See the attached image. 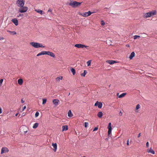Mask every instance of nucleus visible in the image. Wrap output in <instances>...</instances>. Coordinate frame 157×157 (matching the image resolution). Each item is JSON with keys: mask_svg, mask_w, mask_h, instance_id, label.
<instances>
[{"mask_svg": "<svg viewBox=\"0 0 157 157\" xmlns=\"http://www.w3.org/2000/svg\"><path fill=\"white\" fill-rule=\"evenodd\" d=\"M3 81V79H0V85H1V84H2Z\"/></svg>", "mask_w": 157, "mask_h": 157, "instance_id": "38", "label": "nucleus"}, {"mask_svg": "<svg viewBox=\"0 0 157 157\" xmlns=\"http://www.w3.org/2000/svg\"><path fill=\"white\" fill-rule=\"evenodd\" d=\"M88 125V123L87 122L85 123V126L86 128L87 127Z\"/></svg>", "mask_w": 157, "mask_h": 157, "instance_id": "37", "label": "nucleus"}, {"mask_svg": "<svg viewBox=\"0 0 157 157\" xmlns=\"http://www.w3.org/2000/svg\"><path fill=\"white\" fill-rule=\"evenodd\" d=\"M93 12H91L90 11H89L87 12H85L83 13H79V14L82 16L84 17H87L90 16Z\"/></svg>", "mask_w": 157, "mask_h": 157, "instance_id": "5", "label": "nucleus"}, {"mask_svg": "<svg viewBox=\"0 0 157 157\" xmlns=\"http://www.w3.org/2000/svg\"><path fill=\"white\" fill-rule=\"evenodd\" d=\"M112 129H108V135H109L111 133Z\"/></svg>", "mask_w": 157, "mask_h": 157, "instance_id": "35", "label": "nucleus"}, {"mask_svg": "<svg viewBox=\"0 0 157 157\" xmlns=\"http://www.w3.org/2000/svg\"><path fill=\"white\" fill-rule=\"evenodd\" d=\"M69 5L73 8H75L78 6V2L74 1H71L69 3Z\"/></svg>", "mask_w": 157, "mask_h": 157, "instance_id": "2", "label": "nucleus"}, {"mask_svg": "<svg viewBox=\"0 0 157 157\" xmlns=\"http://www.w3.org/2000/svg\"><path fill=\"white\" fill-rule=\"evenodd\" d=\"M52 10L50 9V8H49L48 9V12H50L51 13H52Z\"/></svg>", "mask_w": 157, "mask_h": 157, "instance_id": "42", "label": "nucleus"}, {"mask_svg": "<svg viewBox=\"0 0 157 157\" xmlns=\"http://www.w3.org/2000/svg\"><path fill=\"white\" fill-rule=\"evenodd\" d=\"M18 114V113H16V114H15V116H17Z\"/></svg>", "mask_w": 157, "mask_h": 157, "instance_id": "53", "label": "nucleus"}, {"mask_svg": "<svg viewBox=\"0 0 157 157\" xmlns=\"http://www.w3.org/2000/svg\"><path fill=\"white\" fill-rule=\"evenodd\" d=\"M7 32L9 33L12 34L13 35H15L16 34V32L15 31H11L10 30H7Z\"/></svg>", "mask_w": 157, "mask_h": 157, "instance_id": "26", "label": "nucleus"}, {"mask_svg": "<svg viewBox=\"0 0 157 157\" xmlns=\"http://www.w3.org/2000/svg\"><path fill=\"white\" fill-rule=\"evenodd\" d=\"M26 106H25L23 107V109H22V111H23L25 109H26Z\"/></svg>", "mask_w": 157, "mask_h": 157, "instance_id": "47", "label": "nucleus"}, {"mask_svg": "<svg viewBox=\"0 0 157 157\" xmlns=\"http://www.w3.org/2000/svg\"><path fill=\"white\" fill-rule=\"evenodd\" d=\"M126 46L129 47V45H127Z\"/></svg>", "mask_w": 157, "mask_h": 157, "instance_id": "54", "label": "nucleus"}, {"mask_svg": "<svg viewBox=\"0 0 157 157\" xmlns=\"http://www.w3.org/2000/svg\"><path fill=\"white\" fill-rule=\"evenodd\" d=\"M21 102L22 103H23L25 102V101L23 100V98H22L21 100Z\"/></svg>", "mask_w": 157, "mask_h": 157, "instance_id": "46", "label": "nucleus"}, {"mask_svg": "<svg viewBox=\"0 0 157 157\" xmlns=\"http://www.w3.org/2000/svg\"><path fill=\"white\" fill-rule=\"evenodd\" d=\"M86 157L85 156H83V157Z\"/></svg>", "mask_w": 157, "mask_h": 157, "instance_id": "57", "label": "nucleus"}, {"mask_svg": "<svg viewBox=\"0 0 157 157\" xmlns=\"http://www.w3.org/2000/svg\"><path fill=\"white\" fill-rule=\"evenodd\" d=\"M101 24L102 25H105V23L104 21H101Z\"/></svg>", "mask_w": 157, "mask_h": 157, "instance_id": "36", "label": "nucleus"}, {"mask_svg": "<svg viewBox=\"0 0 157 157\" xmlns=\"http://www.w3.org/2000/svg\"><path fill=\"white\" fill-rule=\"evenodd\" d=\"M9 151V150L6 147H2L1 149V154L8 152Z\"/></svg>", "mask_w": 157, "mask_h": 157, "instance_id": "6", "label": "nucleus"}, {"mask_svg": "<svg viewBox=\"0 0 157 157\" xmlns=\"http://www.w3.org/2000/svg\"><path fill=\"white\" fill-rule=\"evenodd\" d=\"M102 105V103L100 102H99L98 101L94 104V106H98L99 108H101Z\"/></svg>", "mask_w": 157, "mask_h": 157, "instance_id": "8", "label": "nucleus"}, {"mask_svg": "<svg viewBox=\"0 0 157 157\" xmlns=\"http://www.w3.org/2000/svg\"><path fill=\"white\" fill-rule=\"evenodd\" d=\"M68 126L67 125L62 126V131H66L68 130Z\"/></svg>", "mask_w": 157, "mask_h": 157, "instance_id": "18", "label": "nucleus"}, {"mask_svg": "<svg viewBox=\"0 0 157 157\" xmlns=\"http://www.w3.org/2000/svg\"><path fill=\"white\" fill-rule=\"evenodd\" d=\"M2 113V109L1 108V107H0V114L1 113Z\"/></svg>", "mask_w": 157, "mask_h": 157, "instance_id": "48", "label": "nucleus"}, {"mask_svg": "<svg viewBox=\"0 0 157 157\" xmlns=\"http://www.w3.org/2000/svg\"><path fill=\"white\" fill-rule=\"evenodd\" d=\"M140 134H141V133H139V134H138V136H137V137H138V138H139V137L140 136H141V135H140Z\"/></svg>", "mask_w": 157, "mask_h": 157, "instance_id": "51", "label": "nucleus"}, {"mask_svg": "<svg viewBox=\"0 0 157 157\" xmlns=\"http://www.w3.org/2000/svg\"><path fill=\"white\" fill-rule=\"evenodd\" d=\"M40 47L44 48L45 47L43 45L41 44H40Z\"/></svg>", "mask_w": 157, "mask_h": 157, "instance_id": "41", "label": "nucleus"}, {"mask_svg": "<svg viewBox=\"0 0 157 157\" xmlns=\"http://www.w3.org/2000/svg\"><path fill=\"white\" fill-rule=\"evenodd\" d=\"M147 151L148 153H150L152 154H155V152L152 149V147L150 148V149H147Z\"/></svg>", "mask_w": 157, "mask_h": 157, "instance_id": "11", "label": "nucleus"}, {"mask_svg": "<svg viewBox=\"0 0 157 157\" xmlns=\"http://www.w3.org/2000/svg\"><path fill=\"white\" fill-rule=\"evenodd\" d=\"M30 44L32 46L36 48H40V43L34 42H31L30 43Z\"/></svg>", "mask_w": 157, "mask_h": 157, "instance_id": "4", "label": "nucleus"}, {"mask_svg": "<svg viewBox=\"0 0 157 157\" xmlns=\"http://www.w3.org/2000/svg\"><path fill=\"white\" fill-rule=\"evenodd\" d=\"M91 62V60H89L87 62V66H89L90 65V64Z\"/></svg>", "mask_w": 157, "mask_h": 157, "instance_id": "30", "label": "nucleus"}, {"mask_svg": "<svg viewBox=\"0 0 157 157\" xmlns=\"http://www.w3.org/2000/svg\"><path fill=\"white\" fill-rule=\"evenodd\" d=\"M12 22L14 25L17 26L18 25V20L16 18H14L11 20Z\"/></svg>", "mask_w": 157, "mask_h": 157, "instance_id": "10", "label": "nucleus"}, {"mask_svg": "<svg viewBox=\"0 0 157 157\" xmlns=\"http://www.w3.org/2000/svg\"><path fill=\"white\" fill-rule=\"evenodd\" d=\"M42 100H43L42 104L44 105L46 103L47 101V99L46 98H44Z\"/></svg>", "mask_w": 157, "mask_h": 157, "instance_id": "28", "label": "nucleus"}, {"mask_svg": "<svg viewBox=\"0 0 157 157\" xmlns=\"http://www.w3.org/2000/svg\"><path fill=\"white\" fill-rule=\"evenodd\" d=\"M86 73H87V71L86 70H84V71L83 73L81 74V75L82 76H83V77H85V76L86 75Z\"/></svg>", "mask_w": 157, "mask_h": 157, "instance_id": "29", "label": "nucleus"}, {"mask_svg": "<svg viewBox=\"0 0 157 157\" xmlns=\"http://www.w3.org/2000/svg\"><path fill=\"white\" fill-rule=\"evenodd\" d=\"M46 55V51H42L41 52L37 54L36 55L37 56H39L41 55Z\"/></svg>", "mask_w": 157, "mask_h": 157, "instance_id": "13", "label": "nucleus"}, {"mask_svg": "<svg viewBox=\"0 0 157 157\" xmlns=\"http://www.w3.org/2000/svg\"><path fill=\"white\" fill-rule=\"evenodd\" d=\"M23 1H24V0H17V2H19Z\"/></svg>", "mask_w": 157, "mask_h": 157, "instance_id": "49", "label": "nucleus"}, {"mask_svg": "<svg viewBox=\"0 0 157 157\" xmlns=\"http://www.w3.org/2000/svg\"><path fill=\"white\" fill-rule=\"evenodd\" d=\"M82 2H79V6L82 3Z\"/></svg>", "mask_w": 157, "mask_h": 157, "instance_id": "55", "label": "nucleus"}, {"mask_svg": "<svg viewBox=\"0 0 157 157\" xmlns=\"http://www.w3.org/2000/svg\"><path fill=\"white\" fill-rule=\"evenodd\" d=\"M25 4V1H23L21 2H16V4L17 5V6L19 7V6H23Z\"/></svg>", "mask_w": 157, "mask_h": 157, "instance_id": "7", "label": "nucleus"}, {"mask_svg": "<svg viewBox=\"0 0 157 157\" xmlns=\"http://www.w3.org/2000/svg\"><path fill=\"white\" fill-rule=\"evenodd\" d=\"M39 115V113L37 111L35 114V116L36 117H37Z\"/></svg>", "mask_w": 157, "mask_h": 157, "instance_id": "34", "label": "nucleus"}, {"mask_svg": "<svg viewBox=\"0 0 157 157\" xmlns=\"http://www.w3.org/2000/svg\"><path fill=\"white\" fill-rule=\"evenodd\" d=\"M4 39V38L2 37H0V40H3Z\"/></svg>", "mask_w": 157, "mask_h": 157, "instance_id": "50", "label": "nucleus"}, {"mask_svg": "<svg viewBox=\"0 0 157 157\" xmlns=\"http://www.w3.org/2000/svg\"><path fill=\"white\" fill-rule=\"evenodd\" d=\"M62 78H63V77L61 76L60 77H57L56 78V79L57 80H59V79L61 80V79H62Z\"/></svg>", "mask_w": 157, "mask_h": 157, "instance_id": "33", "label": "nucleus"}, {"mask_svg": "<svg viewBox=\"0 0 157 157\" xmlns=\"http://www.w3.org/2000/svg\"><path fill=\"white\" fill-rule=\"evenodd\" d=\"M21 14H20L19 15V16H18V17H19L20 16H21Z\"/></svg>", "mask_w": 157, "mask_h": 157, "instance_id": "56", "label": "nucleus"}, {"mask_svg": "<svg viewBox=\"0 0 157 157\" xmlns=\"http://www.w3.org/2000/svg\"><path fill=\"white\" fill-rule=\"evenodd\" d=\"M35 10L38 13H40L41 15H42L43 13H43V11L40 9H36Z\"/></svg>", "mask_w": 157, "mask_h": 157, "instance_id": "17", "label": "nucleus"}, {"mask_svg": "<svg viewBox=\"0 0 157 157\" xmlns=\"http://www.w3.org/2000/svg\"><path fill=\"white\" fill-rule=\"evenodd\" d=\"M156 14V12L155 10L150 11L145 13L144 14L143 17L145 18L153 16L155 15Z\"/></svg>", "mask_w": 157, "mask_h": 157, "instance_id": "1", "label": "nucleus"}, {"mask_svg": "<svg viewBox=\"0 0 157 157\" xmlns=\"http://www.w3.org/2000/svg\"><path fill=\"white\" fill-rule=\"evenodd\" d=\"M140 37V36L135 35L134 36L133 39L134 40H136L137 39V38H139Z\"/></svg>", "mask_w": 157, "mask_h": 157, "instance_id": "31", "label": "nucleus"}, {"mask_svg": "<svg viewBox=\"0 0 157 157\" xmlns=\"http://www.w3.org/2000/svg\"><path fill=\"white\" fill-rule=\"evenodd\" d=\"M129 139H128L127 140V144L128 146L129 145Z\"/></svg>", "mask_w": 157, "mask_h": 157, "instance_id": "43", "label": "nucleus"}, {"mask_svg": "<svg viewBox=\"0 0 157 157\" xmlns=\"http://www.w3.org/2000/svg\"><path fill=\"white\" fill-rule=\"evenodd\" d=\"M71 71L73 75H75V70L74 68H71Z\"/></svg>", "mask_w": 157, "mask_h": 157, "instance_id": "27", "label": "nucleus"}, {"mask_svg": "<svg viewBox=\"0 0 157 157\" xmlns=\"http://www.w3.org/2000/svg\"><path fill=\"white\" fill-rule=\"evenodd\" d=\"M140 108V105L139 104H137L135 108V110L136 113H139L138 111L137 110L139 109Z\"/></svg>", "mask_w": 157, "mask_h": 157, "instance_id": "15", "label": "nucleus"}, {"mask_svg": "<svg viewBox=\"0 0 157 157\" xmlns=\"http://www.w3.org/2000/svg\"><path fill=\"white\" fill-rule=\"evenodd\" d=\"M98 129V127H95L94 129L93 130V131H96Z\"/></svg>", "mask_w": 157, "mask_h": 157, "instance_id": "40", "label": "nucleus"}, {"mask_svg": "<svg viewBox=\"0 0 157 157\" xmlns=\"http://www.w3.org/2000/svg\"><path fill=\"white\" fill-rule=\"evenodd\" d=\"M146 146L147 147H148L149 146V143L148 142H147V143H146Z\"/></svg>", "mask_w": 157, "mask_h": 157, "instance_id": "39", "label": "nucleus"}, {"mask_svg": "<svg viewBox=\"0 0 157 157\" xmlns=\"http://www.w3.org/2000/svg\"><path fill=\"white\" fill-rule=\"evenodd\" d=\"M111 125V123H109L108 126V129H112Z\"/></svg>", "mask_w": 157, "mask_h": 157, "instance_id": "32", "label": "nucleus"}, {"mask_svg": "<svg viewBox=\"0 0 157 157\" xmlns=\"http://www.w3.org/2000/svg\"><path fill=\"white\" fill-rule=\"evenodd\" d=\"M106 62L110 64H113L116 62L114 60H109L106 61Z\"/></svg>", "mask_w": 157, "mask_h": 157, "instance_id": "16", "label": "nucleus"}, {"mask_svg": "<svg viewBox=\"0 0 157 157\" xmlns=\"http://www.w3.org/2000/svg\"><path fill=\"white\" fill-rule=\"evenodd\" d=\"M135 53L134 52H132L131 53V54L130 56L129 57L130 59H132V58L135 56Z\"/></svg>", "mask_w": 157, "mask_h": 157, "instance_id": "19", "label": "nucleus"}, {"mask_svg": "<svg viewBox=\"0 0 157 157\" xmlns=\"http://www.w3.org/2000/svg\"><path fill=\"white\" fill-rule=\"evenodd\" d=\"M39 125V123H35L33 127V128H37V127Z\"/></svg>", "mask_w": 157, "mask_h": 157, "instance_id": "24", "label": "nucleus"}, {"mask_svg": "<svg viewBox=\"0 0 157 157\" xmlns=\"http://www.w3.org/2000/svg\"><path fill=\"white\" fill-rule=\"evenodd\" d=\"M75 46L76 47H77V48H78V44H76L75 45Z\"/></svg>", "mask_w": 157, "mask_h": 157, "instance_id": "44", "label": "nucleus"}, {"mask_svg": "<svg viewBox=\"0 0 157 157\" xmlns=\"http://www.w3.org/2000/svg\"><path fill=\"white\" fill-rule=\"evenodd\" d=\"M68 116L70 117H71L73 116L72 113L71 111L70 110L68 112Z\"/></svg>", "mask_w": 157, "mask_h": 157, "instance_id": "22", "label": "nucleus"}, {"mask_svg": "<svg viewBox=\"0 0 157 157\" xmlns=\"http://www.w3.org/2000/svg\"><path fill=\"white\" fill-rule=\"evenodd\" d=\"M59 102V100L57 99H54L53 100V103L56 105H57L58 104Z\"/></svg>", "mask_w": 157, "mask_h": 157, "instance_id": "14", "label": "nucleus"}, {"mask_svg": "<svg viewBox=\"0 0 157 157\" xmlns=\"http://www.w3.org/2000/svg\"><path fill=\"white\" fill-rule=\"evenodd\" d=\"M126 94V93H123L119 96V98H122L124 97Z\"/></svg>", "mask_w": 157, "mask_h": 157, "instance_id": "25", "label": "nucleus"}, {"mask_svg": "<svg viewBox=\"0 0 157 157\" xmlns=\"http://www.w3.org/2000/svg\"><path fill=\"white\" fill-rule=\"evenodd\" d=\"M103 113L101 112H99L98 113V117L99 118H101L103 116Z\"/></svg>", "mask_w": 157, "mask_h": 157, "instance_id": "23", "label": "nucleus"}, {"mask_svg": "<svg viewBox=\"0 0 157 157\" xmlns=\"http://www.w3.org/2000/svg\"><path fill=\"white\" fill-rule=\"evenodd\" d=\"M46 55H48L51 56L55 58V55L54 53L50 51H46Z\"/></svg>", "mask_w": 157, "mask_h": 157, "instance_id": "9", "label": "nucleus"}, {"mask_svg": "<svg viewBox=\"0 0 157 157\" xmlns=\"http://www.w3.org/2000/svg\"><path fill=\"white\" fill-rule=\"evenodd\" d=\"M18 83L20 85H21L23 83V79L21 78H20L18 80Z\"/></svg>", "mask_w": 157, "mask_h": 157, "instance_id": "20", "label": "nucleus"}, {"mask_svg": "<svg viewBox=\"0 0 157 157\" xmlns=\"http://www.w3.org/2000/svg\"><path fill=\"white\" fill-rule=\"evenodd\" d=\"M88 47V46H87L85 45H84L82 44H79V48H87Z\"/></svg>", "mask_w": 157, "mask_h": 157, "instance_id": "21", "label": "nucleus"}, {"mask_svg": "<svg viewBox=\"0 0 157 157\" xmlns=\"http://www.w3.org/2000/svg\"><path fill=\"white\" fill-rule=\"evenodd\" d=\"M119 114L120 116H121L122 115V113L121 111L119 113Z\"/></svg>", "mask_w": 157, "mask_h": 157, "instance_id": "45", "label": "nucleus"}, {"mask_svg": "<svg viewBox=\"0 0 157 157\" xmlns=\"http://www.w3.org/2000/svg\"><path fill=\"white\" fill-rule=\"evenodd\" d=\"M20 8L19 9V11L21 13L25 12L27 10L28 8L26 6H20Z\"/></svg>", "mask_w": 157, "mask_h": 157, "instance_id": "3", "label": "nucleus"}, {"mask_svg": "<svg viewBox=\"0 0 157 157\" xmlns=\"http://www.w3.org/2000/svg\"><path fill=\"white\" fill-rule=\"evenodd\" d=\"M28 132V131H24V133L25 134L26 133H27V132Z\"/></svg>", "mask_w": 157, "mask_h": 157, "instance_id": "52", "label": "nucleus"}, {"mask_svg": "<svg viewBox=\"0 0 157 157\" xmlns=\"http://www.w3.org/2000/svg\"><path fill=\"white\" fill-rule=\"evenodd\" d=\"M53 147V150L54 152H56L57 149V145L56 143H52V145Z\"/></svg>", "mask_w": 157, "mask_h": 157, "instance_id": "12", "label": "nucleus"}]
</instances>
